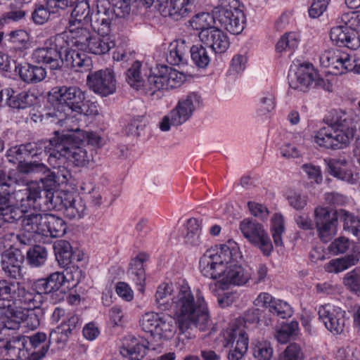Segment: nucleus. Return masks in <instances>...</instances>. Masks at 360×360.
<instances>
[{"label": "nucleus", "mask_w": 360, "mask_h": 360, "mask_svg": "<svg viewBox=\"0 0 360 360\" xmlns=\"http://www.w3.org/2000/svg\"><path fill=\"white\" fill-rule=\"evenodd\" d=\"M231 251L226 245L207 250L200 257L199 269L201 274L215 282L209 285L210 290L217 288L227 289L231 285L240 286L251 279L250 269H246L231 261Z\"/></svg>", "instance_id": "nucleus-1"}, {"label": "nucleus", "mask_w": 360, "mask_h": 360, "mask_svg": "<svg viewBox=\"0 0 360 360\" xmlns=\"http://www.w3.org/2000/svg\"><path fill=\"white\" fill-rule=\"evenodd\" d=\"M172 311L181 333L193 328L205 331L211 326L203 296L198 292L195 297L187 284L181 285L174 295Z\"/></svg>", "instance_id": "nucleus-2"}, {"label": "nucleus", "mask_w": 360, "mask_h": 360, "mask_svg": "<svg viewBox=\"0 0 360 360\" xmlns=\"http://www.w3.org/2000/svg\"><path fill=\"white\" fill-rule=\"evenodd\" d=\"M85 93L77 86H56L48 93V111L44 119L63 127L74 112L82 114Z\"/></svg>", "instance_id": "nucleus-3"}, {"label": "nucleus", "mask_w": 360, "mask_h": 360, "mask_svg": "<svg viewBox=\"0 0 360 360\" xmlns=\"http://www.w3.org/2000/svg\"><path fill=\"white\" fill-rule=\"evenodd\" d=\"M356 124L351 112L341 110L331 112L327 125L321 128L315 136L316 142L321 147L338 150L347 147L353 139Z\"/></svg>", "instance_id": "nucleus-4"}, {"label": "nucleus", "mask_w": 360, "mask_h": 360, "mask_svg": "<svg viewBox=\"0 0 360 360\" xmlns=\"http://www.w3.org/2000/svg\"><path fill=\"white\" fill-rule=\"evenodd\" d=\"M66 43L64 34H57L46 39L43 45L32 53L34 63L45 65L51 70H60L63 65L62 44Z\"/></svg>", "instance_id": "nucleus-5"}, {"label": "nucleus", "mask_w": 360, "mask_h": 360, "mask_svg": "<svg viewBox=\"0 0 360 360\" xmlns=\"http://www.w3.org/2000/svg\"><path fill=\"white\" fill-rule=\"evenodd\" d=\"M214 15L217 24L233 34H240L245 27V16L237 8V0H218Z\"/></svg>", "instance_id": "nucleus-6"}, {"label": "nucleus", "mask_w": 360, "mask_h": 360, "mask_svg": "<svg viewBox=\"0 0 360 360\" xmlns=\"http://www.w3.org/2000/svg\"><path fill=\"white\" fill-rule=\"evenodd\" d=\"M55 146L56 156L50 158V165L54 169H60L66 160L73 161L77 166L83 165L91 157L85 147L75 146L68 136H59L58 133Z\"/></svg>", "instance_id": "nucleus-7"}, {"label": "nucleus", "mask_w": 360, "mask_h": 360, "mask_svg": "<svg viewBox=\"0 0 360 360\" xmlns=\"http://www.w3.org/2000/svg\"><path fill=\"white\" fill-rule=\"evenodd\" d=\"M201 103L200 96L195 92L181 98L176 107L163 117L160 123V129L167 131L171 126L177 127L183 124L191 117L193 112L200 108Z\"/></svg>", "instance_id": "nucleus-8"}, {"label": "nucleus", "mask_w": 360, "mask_h": 360, "mask_svg": "<svg viewBox=\"0 0 360 360\" xmlns=\"http://www.w3.org/2000/svg\"><path fill=\"white\" fill-rule=\"evenodd\" d=\"M243 236L262 253L269 256L273 250V245L264 226L251 218L244 219L239 225Z\"/></svg>", "instance_id": "nucleus-9"}, {"label": "nucleus", "mask_w": 360, "mask_h": 360, "mask_svg": "<svg viewBox=\"0 0 360 360\" xmlns=\"http://www.w3.org/2000/svg\"><path fill=\"white\" fill-rule=\"evenodd\" d=\"M288 79L290 87L300 91H306L311 86L327 91L331 87L328 80L320 78L309 66H300L295 72L290 71Z\"/></svg>", "instance_id": "nucleus-10"}, {"label": "nucleus", "mask_w": 360, "mask_h": 360, "mask_svg": "<svg viewBox=\"0 0 360 360\" xmlns=\"http://www.w3.org/2000/svg\"><path fill=\"white\" fill-rule=\"evenodd\" d=\"M86 84L89 89L102 97L115 94L117 89L115 75L110 68L90 72L86 77Z\"/></svg>", "instance_id": "nucleus-11"}, {"label": "nucleus", "mask_w": 360, "mask_h": 360, "mask_svg": "<svg viewBox=\"0 0 360 360\" xmlns=\"http://www.w3.org/2000/svg\"><path fill=\"white\" fill-rule=\"evenodd\" d=\"M224 347L230 348L229 360H240L248 347L247 333L240 328L227 329L224 333Z\"/></svg>", "instance_id": "nucleus-12"}, {"label": "nucleus", "mask_w": 360, "mask_h": 360, "mask_svg": "<svg viewBox=\"0 0 360 360\" xmlns=\"http://www.w3.org/2000/svg\"><path fill=\"white\" fill-rule=\"evenodd\" d=\"M338 214L336 210L331 213L327 208L318 207L314 210V221L321 240L327 243L337 233Z\"/></svg>", "instance_id": "nucleus-13"}, {"label": "nucleus", "mask_w": 360, "mask_h": 360, "mask_svg": "<svg viewBox=\"0 0 360 360\" xmlns=\"http://www.w3.org/2000/svg\"><path fill=\"white\" fill-rule=\"evenodd\" d=\"M345 311L331 304L321 305L318 309L319 319L334 334H341L345 326Z\"/></svg>", "instance_id": "nucleus-14"}, {"label": "nucleus", "mask_w": 360, "mask_h": 360, "mask_svg": "<svg viewBox=\"0 0 360 360\" xmlns=\"http://www.w3.org/2000/svg\"><path fill=\"white\" fill-rule=\"evenodd\" d=\"M113 18L110 2L108 0H98L97 10L91 13L89 22L92 30L98 35H108Z\"/></svg>", "instance_id": "nucleus-15"}, {"label": "nucleus", "mask_w": 360, "mask_h": 360, "mask_svg": "<svg viewBox=\"0 0 360 360\" xmlns=\"http://www.w3.org/2000/svg\"><path fill=\"white\" fill-rule=\"evenodd\" d=\"M198 37L200 41L215 53H224L229 47L227 35L216 27L200 32Z\"/></svg>", "instance_id": "nucleus-16"}, {"label": "nucleus", "mask_w": 360, "mask_h": 360, "mask_svg": "<svg viewBox=\"0 0 360 360\" xmlns=\"http://www.w3.org/2000/svg\"><path fill=\"white\" fill-rule=\"evenodd\" d=\"M330 37L338 46H345L352 50L357 49L360 46V39L357 33L347 26L339 25L333 27Z\"/></svg>", "instance_id": "nucleus-17"}, {"label": "nucleus", "mask_w": 360, "mask_h": 360, "mask_svg": "<svg viewBox=\"0 0 360 360\" xmlns=\"http://www.w3.org/2000/svg\"><path fill=\"white\" fill-rule=\"evenodd\" d=\"M55 136L47 140H41L37 142L25 143L26 158L41 156L42 154L48 155V162L50 164V158L56 156L58 131H54Z\"/></svg>", "instance_id": "nucleus-18"}, {"label": "nucleus", "mask_w": 360, "mask_h": 360, "mask_svg": "<svg viewBox=\"0 0 360 360\" xmlns=\"http://www.w3.org/2000/svg\"><path fill=\"white\" fill-rule=\"evenodd\" d=\"M167 66L158 65L154 69L150 70L149 75L145 80L143 89L150 96L155 95L158 91L167 89L165 72Z\"/></svg>", "instance_id": "nucleus-19"}, {"label": "nucleus", "mask_w": 360, "mask_h": 360, "mask_svg": "<svg viewBox=\"0 0 360 360\" xmlns=\"http://www.w3.org/2000/svg\"><path fill=\"white\" fill-rule=\"evenodd\" d=\"M23 261L24 255L19 250H8L1 255V268L8 276L17 278L21 275Z\"/></svg>", "instance_id": "nucleus-20"}, {"label": "nucleus", "mask_w": 360, "mask_h": 360, "mask_svg": "<svg viewBox=\"0 0 360 360\" xmlns=\"http://www.w3.org/2000/svg\"><path fill=\"white\" fill-rule=\"evenodd\" d=\"M21 283L18 281L0 280V310L7 309L5 313L7 318L15 311L12 307L17 297Z\"/></svg>", "instance_id": "nucleus-21"}, {"label": "nucleus", "mask_w": 360, "mask_h": 360, "mask_svg": "<svg viewBox=\"0 0 360 360\" xmlns=\"http://www.w3.org/2000/svg\"><path fill=\"white\" fill-rule=\"evenodd\" d=\"M27 338L28 360H41L47 354L50 342L44 333L37 332Z\"/></svg>", "instance_id": "nucleus-22"}, {"label": "nucleus", "mask_w": 360, "mask_h": 360, "mask_svg": "<svg viewBox=\"0 0 360 360\" xmlns=\"http://www.w3.org/2000/svg\"><path fill=\"white\" fill-rule=\"evenodd\" d=\"M325 161L330 175L352 184L356 182L358 174H354L349 167V162L346 159L333 158Z\"/></svg>", "instance_id": "nucleus-23"}, {"label": "nucleus", "mask_w": 360, "mask_h": 360, "mask_svg": "<svg viewBox=\"0 0 360 360\" xmlns=\"http://www.w3.org/2000/svg\"><path fill=\"white\" fill-rule=\"evenodd\" d=\"M63 64L75 72H86L90 70L91 60L83 52H79L64 46L63 49Z\"/></svg>", "instance_id": "nucleus-24"}, {"label": "nucleus", "mask_w": 360, "mask_h": 360, "mask_svg": "<svg viewBox=\"0 0 360 360\" xmlns=\"http://www.w3.org/2000/svg\"><path fill=\"white\" fill-rule=\"evenodd\" d=\"M22 216L19 220L21 221L20 225L25 231L42 235L44 230V225L47 217V213L29 212L27 210L20 209Z\"/></svg>", "instance_id": "nucleus-25"}, {"label": "nucleus", "mask_w": 360, "mask_h": 360, "mask_svg": "<svg viewBox=\"0 0 360 360\" xmlns=\"http://www.w3.org/2000/svg\"><path fill=\"white\" fill-rule=\"evenodd\" d=\"M86 209V205L81 198L77 200L72 195L66 193L61 195L58 210H62L68 219H80L84 216Z\"/></svg>", "instance_id": "nucleus-26"}, {"label": "nucleus", "mask_w": 360, "mask_h": 360, "mask_svg": "<svg viewBox=\"0 0 360 360\" xmlns=\"http://www.w3.org/2000/svg\"><path fill=\"white\" fill-rule=\"evenodd\" d=\"M148 345V342L146 340H139L129 336L121 347L120 354L123 357H128L131 360H140L146 354Z\"/></svg>", "instance_id": "nucleus-27"}, {"label": "nucleus", "mask_w": 360, "mask_h": 360, "mask_svg": "<svg viewBox=\"0 0 360 360\" xmlns=\"http://www.w3.org/2000/svg\"><path fill=\"white\" fill-rule=\"evenodd\" d=\"M34 198L35 199L33 200L32 207L45 212L58 209L61 196L55 195L53 191L42 190L41 186L37 185Z\"/></svg>", "instance_id": "nucleus-28"}, {"label": "nucleus", "mask_w": 360, "mask_h": 360, "mask_svg": "<svg viewBox=\"0 0 360 360\" xmlns=\"http://www.w3.org/2000/svg\"><path fill=\"white\" fill-rule=\"evenodd\" d=\"M15 72L23 82L27 84L39 82L44 80L46 76L44 68L30 63L15 65Z\"/></svg>", "instance_id": "nucleus-29"}, {"label": "nucleus", "mask_w": 360, "mask_h": 360, "mask_svg": "<svg viewBox=\"0 0 360 360\" xmlns=\"http://www.w3.org/2000/svg\"><path fill=\"white\" fill-rule=\"evenodd\" d=\"M148 259V256L145 253H139L130 264L128 270L129 278L139 286V290L143 292L146 281L145 271L143 269V262Z\"/></svg>", "instance_id": "nucleus-30"}, {"label": "nucleus", "mask_w": 360, "mask_h": 360, "mask_svg": "<svg viewBox=\"0 0 360 360\" xmlns=\"http://www.w3.org/2000/svg\"><path fill=\"white\" fill-rule=\"evenodd\" d=\"M7 195L0 194V220L13 224L19 221L22 212L20 207L11 205Z\"/></svg>", "instance_id": "nucleus-31"}, {"label": "nucleus", "mask_w": 360, "mask_h": 360, "mask_svg": "<svg viewBox=\"0 0 360 360\" xmlns=\"http://www.w3.org/2000/svg\"><path fill=\"white\" fill-rule=\"evenodd\" d=\"M188 46L184 40H177L170 43L166 60L172 65L184 64L186 61V53Z\"/></svg>", "instance_id": "nucleus-32"}, {"label": "nucleus", "mask_w": 360, "mask_h": 360, "mask_svg": "<svg viewBox=\"0 0 360 360\" xmlns=\"http://www.w3.org/2000/svg\"><path fill=\"white\" fill-rule=\"evenodd\" d=\"M359 259V252H354L351 255L333 259L325 264V270L328 273L338 274L356 265Z\"/></svg>", "instance_id": "nucleus-33"}, {"label": "nucleus", "mask_w": 360, "mask_h": 360, "mask_svg": "<svg viewBox=\"0 0 360 360\" xmlns=\"http://www.w3.org/2000/svg\"><path fill=\"white\" fill-rule=\"evenodd\" d=\"M8 354L16 356L21 360H28L27 338V336L12 337L4 345Z\"/></svg>", "instance_id": "nucleus-34"}, {"label": "nucleus", "mask_w": 360, "mask_h": 360, "mask_svg": "<svg viewBox=\"0 0 360 360\" xmlns=\"http://www.w3.org/2000/svg\"><path fill=\"white\" fill-rule=\"evenodd\" d=\"M44 229L42 236L58 238L65 233L67 226L62 218L48 214Z\"/></svg>", "instance_id": "nucleus-35"}, {"label": "nucleus", "mask_w": 360, "mask_h": 360, "mask_svg": "<svg viewBox=\"0 0 360 360\" xmlns=\"http://www.w3.org/2000/svg\"><path fill=\"white\" fill-rule=\"evenodd\" d=\"M42 302V296L37 292L27 290L21 284L14 304L21 305V307L27 310H33L40 307Z\"/></svg>", "instance_id": "nucleus-36"}, {"label": "nucleus", "mask_w": 360, "mask_h": 360, "mask_svg": "<svg viewBox=\"0 0 360 360\" xmlns=\"http://www.w3.org/2000/svg\"><path fill=\"white\" fill-rule=\"evenodd\" d=\"M37 185V183L32 182L22 189L16 190L14 186L13 187V192L11 194L14 195L16 202L20 204L16 205L17 207L27 210L32 206Z\"/></svg>", "instance_id": "nucleus-37"}, {"label": "nucleus", "mask_w": 360, "mask_h": 360, "mask_svg": "<svg viewBox=\"0 0 360 360\" xmlns=\"http://www.w3.org/2000/svg\"><path fill=\"white\" fill-rule=\"evenodd\" d=\"M83 25L82 24L77 25L75 22H70L68 30L72 38V45L84 51L93 34Z\"/></svg>", "instance_id": "nucleus-38"}, {"label": "nucleus", "mask_w": 360, "mask_h": 360, "mask_svg": "<svg viewBox=\"0 0 360 360\" xmlns=\"http://www.w3.org/2000/svg\"><path fill=\"white\" fill-rule=\"evenodd\" d=\"M114 46L115 43L110 39L108 35H92L84 51L95 55H103Z\"/></svg>", "instance_id": "nucleus-39"}, {"label": "nucleus", "mask_w": 360, "mask_h": 360, "mask_svg": "<svg viewBox=\"0 0 360 360\" xmlns=\"http://www.w3.org/2000/svg\"><path fill=\"white\" fill-rule=\"evenodd\" d=\"M186 232L184 236V241L186 245L195 247L201 244V221L196 218H191L186 221Z\"/></svg>", "instance_id": "nucleus-40"}, {"label": "nucleus", "mask_w": 360, "mask_h": 360, "mask_svg": "<svg viewBox=\"0 0 360 360\" xmlns=\"http://www.w3.org/2000/svg\"><path fill=\"white\" fill-rule=\"evenodd\" d=\"M72 273V271L71 269H65V274L57 271L51 274L46 278L52 292V296L58 295V291L65 281H70V280L72 279L73 281H75L77 283L80 277L81 271L78 269H75V274L76 278H75V276H70Z\"/></svg>", "instance_id": "nucleus-41"}, {"label": "nucleus", "mask_w": 360, "mask_h": 360, "mask_svg": "<svg viewBox=\"0 0 360 360\" xmlns=\"http://www.w3.org/2000/svg\"><path fill=\"white\" fill-rule=\"evenodd\" d=\"M177 320L169 315H161L158 321L154 336L158 335L160 338L166 339L171 338L175 333Z\"/></svg>", "instance_id": "nucleus-42"}, {"label": "nucleus", "mask_w": 360, "mask_h": 360, "mask_svg": "<svg viewBox=\"0 0 360 360\" xmlns=\"http://www.w3.org/2000/svg\"><path fill=\"white\" fill-rule=\"evenodd\" d=\"M214 12L215 7L213 8L212 14L209 13H200L195 15L189 20L191 26L194 30H200V32L214 28L215 27L212 26L213 23L217 24V18H215Z\"/></svg>", "instance_id": "nucleus-43"}, {"label": "nucleus", "mask_w": 360, "mask_h": 360, "mask_svg": "<svg viewBox=\"0 0 360 360\" xmlns=\"http://www.w3.org/2000/svg\"><path fill=\"white\" fill-rule=\"evenodd\" d=\"M55 255L61 266H67L72 262L73 250L70 243L65 240H58L53 245Z\"/></svg>", "instance_id": "nucleus-44"}, {"label": "nucleus", "mask_w": 360, "mask_h": 360, "mask_svg": "<svg viewBox=\"0 0 360 360\" xmlns=\"http://www.w3.org/2000/svg\"><path fill=\"white\" fill-rule=\"evenodd\" d=\"M8 318L13 319V329L18 328L21 321L25 327L31 330H34L39 326V319L34 312L25 314L20 311H12Z\"/></svg>", "instance_id": "nucleus-45"}, {"label": "nucleus", "mask_w": 360, "mask_h": 360, "mask_svg": "<svg viewBox=\"0 0 360 360\" xmlns=\"http://www.w3.org/2000/svg\"><path fill=\"white\" fill-rule=\"evenodd\" d=\"M90 6L87 0L77 1L71 13V18L73 20L70 22H75L77 25L87 24L90 20Z\"/></svg>", "instance_id": "nucleus-46"}, {"label": "nucleus", "mask_w": 360, "mask_h": 360, "mask_svg": "<svg viewBox=\"0 0 360 360\" xmlns=\"http://www.w3.org/2000/svg\"><path fill=\"white\" fill-rule=\"evenodd\" d=\"M141 63L136 60L127 72L126 80L127 83L137 90L143 88L145 82L141 74Z\"/></svg>", "instance_id": "nucleus-47"}, {"label": "nucleus", "mask_w": 360, "mask_h": 360, "mask_svg": "<svg viewBox=\"0 0 360 360\" xmlns=\"http://www.w3.org/2000/svg\"><path fill=\"white\" fill-rule=\"evenodd\" d=\"M273 351L271 343L266 340H256L252 342V352L257 360H270Z\"/></svg>", "instance_id": "nucleus-48"}, {"label": "nucleus", "mask_w": 360, "mask_h": 360, "mask_svg": "<svg viewBox=\"0 0 360 360\" xmlns=\"http://www.w3.org/2000/svg\"><path fill=\"white\" fill-rule=\"evenodd\" d=\"M17 169L20 173L25 175L46 174L49 172V169L45 164L38 161H20L18 164Z\"/></svg>", "instance_id": "nucleus-49"}, {"label": "nucleus", "mask_w": 360, "mask_h": 360, "mask_svg": "<svg viewBox=\"0 0 360 360\" xmlns=\"http://www.w3.org/2000/svg\"><path fill=\"white\" fill-rule=\"evenodd\" d=\"M173 20H179L188 16L194 10L198 0H174Z\"/></svg>", "instance_id": "nucleus-50"}, {"label": "nucleus", "mask_w": 360, "mask_h": 360, "mask_svg": "<svg viewBox=\"0 0 360 360\" xmlns=\"http://www.w3.org/2000/svg\"><path fill=\"white\" fill-rule=\"evenodd\" d=\"M191 57L193 63L200 68H206L210 62V56L202 45H193L190 48Z\"/></svg>", "instance_id": "nucleus-51"}, {"label": "nucleus", "mask_w": 360, "mask_h": 360, "mask_svg": "<svg viewBox=\"0 0 360 360\" xmlns=\"http://www.w3.org/2000/svg\"><path fill=\"white\" fill-rule=\"evenodd\" d=\"M285 231L284 219L282 214L276 213L271 218V232L276 246H282V235Z\"/></svg>", "instance_id": "nucleus-52"}, {"label": "nucleus", "mask_w": 360, "mask_h": 360, "mask_svg": "<svg viewBox=\"0 0 360 360\" xmlns=\"http://www.w3.org/2000/svg\"><path fill=\"white\" fill-rule=\"evenodd\" d=\"M46 248L41 245H34L27 252V259L33 266H39L44 264L47 259Z\"/></svg>", "instance_id": "nucleus-53"}, {"label": "nucleus", "mask_w": 360, "mask_h": 360, "mask_svg": "<svg viewBox=\"0 0 360 360\" xmlns=\"http://www.w3.org/2000/svg\"><path fill=\"white\" fill-rule=\"evenodd\" d=\"M160 316L159 314L153 311L145 313L139 321L141 328L146 333L154 335Z\"/></svg>", "instance_id": "nucleus-54"}, {"label": "nucleus", "mask_w": 360, "mask_h": 360, "mask_svg": "<svg viewBox=\"0 0 360 360\" xmlns=\"http://www.w3.org/2000/svg\"><path fill=\"white\" fill-rule=\"evenodd\" d=\"M298 330V323L292 321L288 323L283 324L281 328L276 330L275 338L281 344L286 343L290 337L297 335Z\"/></svg>", "instance_id": "nucleus-55"}, {"label": "nucleus", "mask_w": 360, "mask_h": 360, "mask_svg": "<svg viewBox=\"0 0 360 360\" xmlns=\"http://www.w3.org/2000/svg\"><path fill=\"white\" fill-rule=\"evenodd\" d=\"M336 214L339 220L343 222V227L345 231L351 233H356L357 225L360 221L359 218L342 209L336 210Z\"/></svg>", "instance_id": "nucleus-56"}, {"label": "nucleus", "mask_w": 360, "mask_h": 360, "mask_svg": "<svg viewBox=\"0 0 360 360\" xmlns=\"http://www.w3.org/2000/svg\"><path fill=\"white\" fill-rule=\"evenodd\" d=\"M343 283L349 291L360 295V267H356L347 273Z\"/></svg>", "instance_id": "nucleus-57"}, {"label": "nucleus", "mask_w": 360, "mask_h": 360, "mask_svg": "<svg viewBox=\"0 0 360 360\" xmlns=\"http://www.w3.org/2000/svg\"><path fill=\"white\" fill-rule=\"evenodd\" d=\"M136 0H111V13L114 18H125L129 15L131 11V4Z\"/></svg>", "instance_id": "nucleus-58"}, {"label": "nucleus", "mask_w": 360, "mask_h": 360, "mask_svg": "<svg viewBox=\"0 0 360 360\" xmlns=\"http://www.w3.org/2000/svg\"><path fill=\"white\" fill-rule=\"evenodd\" d=\"M342 51L339 49H328L320 56V63L323 67L338 68V63L341 58Z\"/></svg>", "instance_id": "nucleus-59"}, {"label": "nucleus", "mask_w": 360, "mask_h": 360, "mask_svg": "<svg viewBox=\"0 0 360 360\" xmlns=\"http://www.w3.org/2000/svg\"><path fill=\"white\" fill-rule=\"evenodd\" d=\"M298 46V39L295 33H288L284 34L276 45V49L278 52L284 51H291Z\"/></svg>", "instance_id": "nucleus-60"}, {"label": "nucleus", "mask_w": 360, "mask_h": 360, "mask_svg": "<svg viewBox=\"0 0 360 360\" xmlns=\"http://www.w3.org/2000/svg\"><path fill=\"white\" fill-rule=\"evenodd\" d=\"M68 330L69 329L67 330L60 325L51 330L49 338L50 344L51 342L56 343L59 348L63 347L70 335L68 332Z\"/></svg>", "instance_id": "nucleus-61"}, {"label": "nucleus", "mask_w": 360, "mask_h": 360, "mask_svg": "<svg viewBox=\"0 0 360 360\" xmlns=\"http://www.w3.org/2000/svg\"><path fill=\"white\" fill-rule=\"evenodd\" d=\"M304 353L300 346L296 343L289 345L281 353L278 360H303Z\"/></svg>", "instance_id": "nucleus-62"}, {"label": "nucleus", "mask_w": 360, "mask_h": 360, "mask_svg": "<svg viewBox=\"0 0 360 360\" xmlns=\"http://www.w3.org/2000/svg\"><path fill=\"white\" fill-rule=\"evenodd\" d=\"M269 311L281 319H286L292 314V308L286 302L276 299Z\"/></svg>", "instance_id": "nucleus-63"}, {"label": "nucleus", "mask_w": 360, "mask_h": 360, "mask_svg": "<svg viewBox=\"0 0 360 360\" xmlns=\"http://www.w3.org/2000/svg\"><path fill=\"white\" fill-rule=\"evenodd\" d=\"M167 89H174L180 86L185 81V76L183 73L169 68L165 72Z\"/></svg>", "instance_id": "nucleus-64"}]
</instances>
